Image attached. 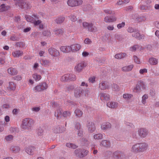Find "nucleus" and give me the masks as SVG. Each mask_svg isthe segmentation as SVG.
I'll return each mask as SVG.
<instances>
[{
    "label": "nucleus",
    "instance_id": "nucleus-1",
    "mask_svg": "<svg viewBox=\"0 0 159 159\" xmlns=\"http://www.w3.org/2000/svg\"><path fill=\"white\" fill-rule=\"evenodd\" d=\"M148 147V145L146 143H137L132 145L131 151L134 154L143 152L147 149Z\"/></svg>",
    "mask_w": 159,
    "mask_h": 159
},
{
    "label": "nucleus",
    "instance_id": "nucleus-2",
    "mask_svg": "<svg viewBox=\"0 0 159 159\" xmlns=\"http://www.w3.org/2000/svg\"><path fill=\"white\" fill-rule=\"evenodd\" d=\"M34 124V121L29 118H25L22 121L21 128L24 129L29 130L31 129Z\"/></svg>",
    "mask_w": 159,
    "mask_h": 159
},
{
    "label": "nucleus",
    "instance_id": "nucleus-3",
    "mask_svg": "<svg viewBox=\"0 0 159 159\" xmlns=\"http://www.w3.org/2000/svg\"><path fill=\"white\" fill-rule=\"evenodd\" d=\"M147 86L145 83L142 80H139L133 89V91L136 93H140L141 90L146 89Z\"/></svg>",
    "mask_w": 159,
    "mask_h": 159
},
{
    "label": "nucleus",
    "instance_id": "nucleus-4",
    "mask_svg": "<svg viewBox=\"0 0 159 159\" xmlns=\"http://www.w3.org/2000/svg\"><path fill=\"white\" fill-rule=\"evenodd\" d=\"M87 65V63L83 61L77 64L74 68L75 71L77 72L80 73L81 72L83 68Z\"/></svg>",
    "mask_w": 159,
    "mask_h": 159
},
{
    "label": "nucleus",
    "instance_id": "nucleus-5",
    "mask_svg": "<svg viewBox=\"0 0 159 159\" xmlns=\"http://www.w3.org/2000/svg\"><path fill=\"white\" fill-rule=\"evenodd\" d=\"M48 87V85L45 83H40L34 87V90L36 92H41L46 90Z\"/></svg>",
    "mask_w": 159,
    "mask_h": 159
},
{
    "label": "nucleus",
    "instance_id": "nucleus-6",
    "mask_svg": "<svg viewBox=\"0 0 159 159\" xmlns=\"http://www.w3.org/2000/svg\"><path fill=\"white\" fill-rule=\"evenodd\" d=\"M82 0H68L67 1V5L71 7L79 6L82 4Z\"/></svg>",
    "mask_w": 159,
    "mask_h": 159
},
{
    "label": "nucleus",
    "instance_id": "nucleus-7",
    "mask_svg": "<svg viewBox=\"0 0 159 159\" xmlns=\"http://www.w3.org/2000/svg\"><path fill=\"white\" fill-rule=\"evenodd\" d=\"M75 80L76 76L73 74H66L62 76L61 78V80L62 81L74 80Z\"/></svg>",
    "mask_w": 159,
    "mask_h": 159
},
{
    "label": "nucleus",
    "instance_id": "nucleus-8",
    "mask_svg": "<svg viewBox=\"0 0 159 159\" xmlns=\"http://www.w3.org/2000/svg\"><path fill=\"white\" fill-rule=\"evenodd\" d=\"M86 126L89 132L93 133L96 129V127L94 123L90 120H89L87 121Z\"/></svg>",
    "mask_w": 159,
    "mask_h": 159
},
{
    "label": "nucleus",
    "instance_id": "nucleus-9",
    "mask_svg": "<svg viewBox=\"0 0 159 159\" xmlns=\"http://www.w3.org/2000/svg\"><path fill=\"white\" fill-rule=\"evenodd\" d=\"M83 25L84 27L87 28L88 30L90 32H95L97 31V27L94 26L92 23H88L86 22H84Z\"/></svg>",
    "mask_w": 159,
    "mask_h": 159
},
{
    "label": "nucleus",
    "instance_id": "nucleus-10",
    "mask_svg": "<svg viewBox=\"0 0 159 159\" xmlns=\"http://www.w3.org/2000/svg\"><path fill=\"white\" fill-rule=\"evenodd\" d=\"M138 133L140 137L144 138L146 137L148 134V132L146 129L141 128L138 129Z\"/></svg>",
    "mask_w": 159,
    "mask_h": 159
},
{
    "label": "nucleus",
    "instance_id": "nucleus-11",
    "mask_svg": "<svg viewBox=\"0 0 159 159\" xmlns=\"http://www.w3.org/2000/svg\"><path fill=\"white\" fill-rule=\"evenodd\" d=\"M81 149H77L74 151L75 154L78 157L82 158L86 156L88 154L89 151L86 150H83V152H84V154L81 152Z\"/></svg>",
    "mask_w": 159,
    "mask_h": 159
},
{
    "label": "nucleus",
    "instance_id": "nucleus-12",
    "mask_svg": "<svg viewBox=\"0 0 159 159\" xmlns=\"http://www.w3.org/2000/svg\"><path fill=\"white\" fill-rule=\"evenodd\" d=\"M110 84L108 82L106 81H102L99 84V88L102 90H106L109 89Z\"/></svg>",
    "mask_w": 159,
    "mask_h": 159
},
{
    "label": "nucleus",
    "instance_id": "nucleus-13",
    "mask_svg": "<svg viewBox=\"0 0 159 159\" xmlns=\"http://www.w3.org/2000/svg\"><path fill=\"white\" fill-rule=\"evenodd\" d=\"M40 62L41 65L45 67L49 66L51 64V60L45 59H41Z\"/></svg>",
    "mask_w": 159,
    "mask_h": 159
},
{
    "label": "nucleus",
    "instance_id": "nucleus-14",
    "mask_svg": "<svg viewBox=\"0 0 159 159\" xmlns=\"http://www.w3.org/2000/svg\"><path fill=\"white\" fill-rule=\"evenodd\" d=\"M48 52L49 54L52 57H58L60 55L59 51L54 48H49Z\"/></svg>",
    "mask_w": 159,
    "mask_h": 159
},
{
    "label": "nucleus",
    "instance_id": "nucleus-15",
    "mask_svg": "<svg viewBox=\"0 0 159 159\" xmlns=\"http://www.w3.org/2000/svg\"><path fill=\"white\" fill-rule=\"evenodd\" d=\"M36 148L34 146H30L26 147L25 148V152L30 155H33L35 151Z\"/></svg>",
    "mask_w": 159,
    "mask_h": 159
},
{
    "label": "nucleus",
    "instance_id": "nucleus-16",
    "mask_svg": "<svg viewBox=\"0 0 159 159\" xmlns=\"http://www.w3.org/2000/svg\"><path fill=\"white\" fill-rule=\"evenodd\" d=\"M117 18L114 16H106L104 19V21L106 23H111L116 21Z\"/></svg>",
    "mask_w": 159,
    "mask_h": 159
},
{
    "label": "nucleus",
    "instance_id": "nucleus-17",
    "mask_svg": "<svg viewBox=\"0 0 159 159\" xmlns=\"http://www.w3.org/2000/svg\"><path fill=\"white\" fill-rule=\"evenodd\" d=\"M81 46L79 44H73L70 46V51L75 52L80 49Z\"/></svg>",
    "mask_w": 159,
    "mask_h": 159
},
{
    "label": "nucleus",
    "instance_id": "nucleus-18",
    "mask_svg": "<svg viewBox=\"0 0 159 159\" xmlns=\"http://www.w3.org/2000/svg\"><path fill=\"white\" fill-rule=\"evenodd\" d=\"M135 33L132 34V36L133 37L139 40L143 39H144L145 35L144 34H141L137 31Z\"/></svg>",
    "mask_w": 159,
    "mask_h": 159
},
{
    "label": "nucleus",
    "instance_id": "nucleus-19",
    "mask_svg": "<svg viewBox=\"0 0 159 159\" xmlns=\"http://www.w3.org/2000/svg\"><path fill=\"white\" fill-rule=\"evenodd\" d=\"M134 67L133 64L125 66L121 68V70L124 72H128L132 70Z\"/></svg>",
    "mask_w": 159,
    "mask_h": 159
},
{
    "label": "nucleus",
    "instance_id": "nucleus-20",
    "mask_svg": "<svg viewBox=\"0 0 159 159\" xmlns=\"http://www.w3.org/2000/svg\"><path fill=\"white\" fill-rule=\"evenodd\" d=\"M99 96L101 99L102 101H108L110 98V95L104 93H100Z\"/></svg>",
    "mask_w": 159,
    "mask_h": 159
},
{
    "label": "nucleus",
    "instance_id": "nucleus-21",
    "mask_svg": "<svg viewBox=\"0 0 159 159\" xmlns=\"http://www.w3.org/2000/svg\"><path fill=\"white\" fill-rule=\"evenodd\" d=\"M111 127V125L109 122L103 123L101 125V129L105 130L109 129Z\"/></svg>",
    "mask_w": 159,
    "mask_h": 159
},
{
    "label": "nucleus",
    "instance_id": "nucleus-22",
    "mask_svg": "<svg viewBox=\"0 0 159 159\" xmlns=\"http://www.w3.org/2000/svg\"><path fill=\"white\" fill-rule=\"evenodd\" d=\"M25 18L27 21L33 23L35 18L37 19V15H33L32 16H26Z\"/></svg>",
    "mask_w": 159,
    "mask_h": 159
},
{
    "label": "nucleus",
    "instance_id": "nucleus-23",
    "mask_svg": "<svg viewBox=\"0 0 159 159\" xmlns=\"http://www.w3.org/2000/svg\"><path fill=\"white\" fill-rule=\"evenodd\" d=\"M107 106L109 108H115L118 107V103L116 102H109L107 103Z\"/></svg>",
    "mask_w": 159,
    "mask_h": 159
},
{
    "label": "nucleus",
    "instance_id": "nucleus-24",
    "mask_svg": "<svg viewBox=\"0 0 159 159\" xmlns=\"http://www.w3.org/2000/svg\"><path fill=\"white\" fill-rule=\"evenodd\" d=\"M101 145L106 148H109L111 146V143L109 140H104L101 141Z\"/></svg>",
    "mask_w": 159,
    "mask_h": 159
},
{
    "label": "nucleus",
    "instance_id": "nucleus-25",
    "mask_svg": "<svg viewBox=\"0 0 159 159\" xmlns=\"http://www.w3.org/2000/svg\"><path fill=\"white\" fill-rule=\"evenodd\" d=\"M10 8L9 6L6 5L4 4H2L0 6V12H3L6 11Z\"/></svg>",
    "mask_w": 159,
    "mask_h": 159
},
{
    "label": "nucleus",
    "instance_id": "nucleus-26",
    "mask_svg": "<svg viewBox=\"0 0 159 159\" xmlns=\"http://www.w3.org/2000/svg\"><path fill=\"white\" fill-rule=\"evenodd\" d=\"M60 50L64 53H68L70 51V46H62L60 47Z\"/></svg>",
    "mask_w": 159,
    "mask_h": 159
},
{
    "label": "nucleus",
    "instance_id": "nucleus-27",
    "mask_svg": "<svg viewBox=\"0 0 159 159\" xmlns=\"http://www.w3.org/2000/svg\"><path fill=\"white\" fill-rule=\"evenodd\" d=\"M22 51L20 50H16L12 52V55L14 57H19L23 54Z\"/></svg>",
    "mask_w": 159,
    "mask_h": 159
},
{
    "label": "nucleus",
    "instance_id": "nucleus-28",
    "mask_svg": "<svg viewBox=\"0 0 159 159\" xmlns=\"http://www.w3.org/2000/svg\"><path fill=\"white\" fill-rule=\"evenodd\" d=\"M16 86V84L14 82H11L9 83L7 88L9 90L13 91L15 89Z\"/></svg>",
    "mask_w": 159,
    "mask_h": 159
},
{
    "label": "nucleus",
    "instance_id": "nucleus-29",
    "mask_svg": "<svg viewBox=\"0 0 159 159\" xmlns=\"http://www.w3.org/2000/svg\"><path fill=\"white\" fill-rule=\"evenodd\" d=\"M9 74L11 75H16L17 74V71L15 68L12 67L8 68L7 70Z\"/></svg>",
    "mask_w": 159,
    "mask_h": 159
},
{
    "label": "nucleus",
    "instance_id": "nucleus-30",
    "mask_svg": "<svg viewBox=\"0 0 159 159\" xmlns=\"http://www.w3.org/2000/svg\"><path fill=\"white\" fill-rule=\"evenodd\" d=\"M83 90L80 88H78L76 89L75 90L74 96L77 98H79L80 97L81 94Z\"/></svg>",
    "mask_w": 159,
    "mask_h": 159
},
{
    "label": "nucleus",
    "instance_id": "nucleus-31",
    "mask_svg": "<svg viewBox=\"0 0 159 159\" xmlns=\"http://www.w3.org/2000/svg\"><path fill=\"white\" fill-rule=\"evenodd\" d=\"M126 56V54L125 53H121L116 54L115 56V58L117 59H121L124 58Z\"/></svg>",
    "mask_w": 159,
    "mask_h": 159
},
{
    "label": "nucleus",
    "instance_id": "nucleus-32",
    "mask_svg": "<svg viewBox=\"0 0 159 159\" xmlns=\"http://www.w3.org/2000/svg\"><path fill=\"white\" fill-rule=\"evenodd\" d=\"M133 97V95L130 93H125L123 95V98L126 101L129 100Z\"/></svg>",
    "mask_w": 159,
    "mask_h": 159
},
{
    "label": "nucleus",
    "instance_id": "nucleus-33",
    "mask_svg": "<svg viewBox=\"0 0 159 159\" xmlns=\"http://www.w3.org/2000/svg\"><path fill=\"white\" fill-rule=\"evenodd\" d=\"M148 62L150 64L154 65L157 64L158 60L156 58L151 57L149 59Z\"/></svg>",
    "mask_w": 159,
    "mask_h": 159
},
{
    "label": "nucleus",
    "instance_id": "nucleus-34",
    "mask_svg": "<svg viewBox=\"0 0 159 159\" xmlns=\"http://www.w3.org/2000/svg\"><path fill=\"white\" fill-rule=\"evenodd\" d=\"M10 150L13 152L17 153L18 152L20 151V148L18 147L12 146L11 147Z\"/></svg>",
    "mask_w": 159,
    "mask_h": 159
},
{
    "label": "nucleus",
    "instance_id": "nucleus-35",
    "mask_svg": "<svg viewBox=\"0 0 159 159\" xmlns=\"http://www.w3.org/2000/svg\"><path fill=\"white\" fill-rule=\"evenodd\" d=\"M54 34L57 36L61 35L63 33L62 30L60 29H56L53 30Z\"/></svg>",
    "mask_w": 159,
    "mask_h": 159
},
{
    "label": "nucleus",
    "instance_id": "nucleus-36",
    "mask_svg": "<svg viewBox=\"0 0 159 159\" xmlns=\"http://www.w3.org/2000/svg\"><path fill=\"white\" fill-rule=\"evenodd\" d=\"M75 116L78 117H81L83 114L82 111L79 109L75 110Z\"/></svg>",
    "mask_w": 159,
    "mask_h": 159
},
{
    "label": "nucleus",
    "instance_id": "nucleus-37",
    "mask_svg": "<svg viewBox=\"0 0 159 159\" xmlns=\"http://www.w3.org/2000/svg\"><path fill=\"white\" fill-rule=\"evenodd\" d=\"M103 138V135L100 133L94 134L93 135V139L96 140L101 139Z\"/></svg>",
    "mask_w": 159,
    "mask_h": 159
},
{
    "label": "nucleus",
    "instance_id": "nucleus-38",
    "mask_svg": "<svg viewBox=\"0 0 159 159\" xmlns=\"http://www.w3.org/2000/svg\"><path fill=\"white\" fill-rule=\"evenodd\" d=\"M65 18L63 16L58 17L55 20V22L57 24H61L64 21Z\"/></svg>",
    "mask_w": 159,
    "mask_h": 159
},
{
    "label": "nucleus",
    "instance_id": "nucleus-39",
    "mask_svg": "<svg viewBox=\"0 0 159 159\" xmlns=\"http://www.w3.org/2000/svg\"><path fill=\"white\" fill-rule=\"evenodd\" d=\"M66 146L69 148L75 149L77 147V146L75 144L70 143H67L66 144Z\"/></svg>",
    "mask_w": 159,
    "mask_h": 159
},
{
    "label": "nucleus",
    "instance_id": "nucleus-40",
    "mask_svg": "<svg viewBox=\"0 0 159 159\" xmlns=\"http://www.w3.org/2000/svg\"><path fill=\"white\" fill-rule=\"evenodd\" d=\"M112 90L114 91H118L120 90L119 86L116 84H113L112 85Z\"/></svg>",
    "mask_w": 159,
    "mask_h": 159
},
{
    "label": "nucleus",
    "instance_id": "nucleus-41",
    "mask_svg": "<svg viewBox=\"0 0 159 159\" xmlns=\"http://www.w3.org/2000/svg\"><path fill=\"white\" fill-rule=\"evenodd\" d=\"M148 98V95L147 94H144L142 97L141 102L143 105L146 103V100Z\"/></svg>",
    "mask_w": 159,
    "mask_h": 159
},
{
    "label": "nucleus",
    "instance_id": "nucleus-42",
    "mask_svg": "<svg viewBox=\"0 0 159 159\" xmlns=\"http://www.w3.org/2000/svg\"><path fill=\"white\" fill-rule=\"evenodd\" d=\"M105 13L108 14H113L115 12L109 8H106L104 10Z\"/></svg>",
    "mask_w": 159,
    "mask_h": 159
},
{
    "label": "nucleus",
    "instance_id": "nucleus-43",
    "mask_svg": "<svg viewBox=\"0 0 159 159\" xmlns=\"http://www.w3.org/2000/svg\"><path fill=\"white\" fill-rule=\"evenodd\" d=\"M53 131L56 133H59L63 132V131L61 129L59 126H57L54 127L53 129Z\"/></svg>",
    "mask_w": 159,
    "mask_h": 159
},
{
    "label": "nucleus",
    "instance_id": "nucleus-44",
    "mask_svg": "<svg viewBox=\"0 0 159 159\" xmlns=\"http://www.w3.org/2000/svg\"><path fill=\"white\" fill-rule=\"evenodd\" d=\"M26 0H16L17 3H18L19 5L21 6L22 8H25V6H24L25 4V1Z\"/></svg>",
    "mask_w": 159,
    "mask_h": 159
},
{
    "label": "nucleus",
    "instance_id": "nucleus-45",
    "mask_svg": "<svg viewBox=\"0 0 159 159\" xmlns=\"http://www.w3.org/2000/svg\"><path fill=\"white\" fill-rule=\"evenodd\" d=\"M61 110L57 107L56 111H55L54 115L55 116L58 118L61 115Z\"/></svg>",
    "mask_w": 159,
    "mask_h": 159
},
{
    "label": "nucleus",
    "instance_id": "nucleus-46",
    "mask_svg": "<svg viewBox=\"0 0 159 159\" xmlns=\"http://www.w3.org/2000/svg\"><path fill=\"white\" fill-rule=\"evenodd\" d=\"M136 20L139 22L144 21L146 20V18L143 16H139L136 18Z\"/></svg>",
    "mask_w": 159,
    "mask_h": 159
},
{
    "label": "nucleus",
    "instance_id": "nucleus-47",
    "mask_svg": "<svg viewBox=\"0 0 159 159\" xmlns=\"http://www.w3.org/2000/svg\"><path fill=\"white\" fill-rule=\"evenodd\" d=\"M33 77L34 80L37 81H39L41 79V76L39 75L35 74L33 75Z\"/></svg>",
    "mask_w": 159,
    "mask_h": 159
},
{
    "label": "nucleus",
    "instance_id": "nucleus-48",
    "mask_svg": "<svg viewBox=\"0 0 159 159\" xmlns=\"http://www.w3.org/2000/svg\"><path fill=\"white\" fill-rule=\"evenodd\" d=\"M127 31L130 33H132L133 32L135 33L137 32V30L134 28H132L131 27H129L128 28Z\"/></svg>",
    "mask_w": 159,
    "mask_h": 159
},
{
    "label": "nucleus",
    "instance_id": "nucleus-49",
    "mask_svg": "<svg viewBox=\"0 0 159 159\" xmlns=\"http://www.w3.org/2000/svg\"><path fill=\"white\" fill-rule=\"evenodd\" d=\"M39 18L37 16V19L35 18V19L34 20V22H33V23H34V25H37L40 24L41 23V21L40 20H39Z\"/></svg>",
    "mask_w": 159,
    "mask_h": 159
},
{
    "label": "nucleus",
    "instance_id": "nucleus-50",
    "mask_svg": "<svg viewBox=\"0 0 159 159\" xmlns=\"http://www.w3.org/2000/svg\"><path fill=\"white\" fill-rule=\"evenodd\" d=\"M13 138V136L11 135H9L7 136H6L5 139L7 141L9 142L11 141Z\"/></svg>",
    "mask_w": 159,
    "mask_h": 159
},
{
    "label": "nucleus",
    "instance_id": "nucleus-51",
    "mask_svg": "<svg viewBox=\"0 0 159 159\" xmlns=\"http://www.w3.org/2000/svg\"><path fill=\"white\" fill-rule=\"evenodd\" d=\"M16 45L17 47L22 48L25 46V44L22 42H18L16 43Z\"/></svg>",
    "mask_w": 159,
    "mask_h": 159
},
{
    "label": "nucleus",
    "instance_id": "nucleus-52",
    "mask_svg": "<svg viewBox=\"0 0 159 159\" xmlns=\"http://www.w3.org/2000/svg\"><path fill=\"white\" fill-rule=\"evenodd\" d=\"M125 25V23L124 22H122L121 23H120L117 24V27L118 29H120L124 27Z\"/></svg>",
    "mask_w": 159,
    "mask_h": 159
},
{
    "label": "nucleus",
    "instance_id": "nucleus-53",
    "mask_svg": "<svg viewBox=\"0 0 159 159\" xmlns=\"http://www.w3.org/2000/svg\"><path fill=\"white\" fill-rule=\"evenodd\" d=\"M75 129L77 130L82 129L81 128V125L79 123H76L75 125Z\"/></svg>",
    "mask_w": 159,
    "mask_h": 159
},
{
    "label": "nucleus",
    "instance_id": "nucleus-54",
    "mask_svg": "<svg viewBox=\"0 0 159 159\" xmlns=\"http://www.w3.org/2000/svg\"><path fill=\"white\" fill-rule=\"evenodd\" d=\"M134 59L135 62L138 64L140 63V61L139 59L136 56H134Z\"/></svg>",
    "mask_w": 159,
    "mask_h": 159
},
{
    "label": "nucleus",
    "instance_id": "nucleus-55",
    "mask_svg": "<svg viewBox=\"0 0 159 159\" xmlns=\"http://www.w3.org/2000/svg\"><path fill=\"white\" fill-rule=\"evenodd\" d=\"M70 115V112L68 111H64L63 113V116L65 117L69 116Z\"/></svg>",
    "mask_w": 159,
    "mask_h": 159
},
{
    "label": "nucleus",
    "instance_id": "nucleus-56",
    "mask_svg": "<svg viewBox=\"0 0 159 159\" xmlns=\"http://www.w3.org/2000/svg\"><path fill=\"white\" fill-rule=\"evenodd\" d=\"M40 109V108L39 107H34L31 108L32 111L35 112L39 111Z\"/></svg>",
    "mask_w": 159,
    "mask_h": 159
},
{
    "label": "nucleus",
    "instance_id": "nucleus-57",
    "mask_svg": "<svg viewBox=\"0 0 159 159\" xmlns=\"http://www.w3.org/2000/svg\"><path fill=\"white\" fill-rule=\"evenodd\" d=\"M43 34L44 36H50L51 35V33L48 30L44 31L43 32Z\"/></svg>",
    "mask_w": 159,
    "mask_h": 159
},
{
    "label": "nucleus",
    "instance_id": "nucleus-58",
    "mask_svg": "<svg viewBox=\"0 0 159 159\" xmlns=\"http://www.w3.org/2000/svg\"><path fill=\"white\" fill-rule=\"evenodd\" d=\"M95 77L94 76L90 77L89 79V82L91 83H93L95 82Z\"/></svg>",
    "mask_w": 159,
    "mask_h": 159
},
{
    "label": "nucleus",
    "instance_id": "nucleus-59",
    "mask_svg": "<svg viewBox=\"0 0 159 159\" xmlns=\"http://www.w3.org/2000/svg\"><path fill=\"white\" fill-rule=\"evenodd\" d=\"M90 93V89L89 88L87 89L85 91L84 95L86 97H88Z\"/></svg>",
    "mask_w": 159,
    "mask_h": 159
},
{
    "label": "nucleus",
    "instance_id": "nucleus-60",
    "mask_svg": "<svg viewBox=\"0 0 159 159\" xmlns=\"http://www.w3.org/2000/svg\"><path fill=\"white\" fill-rule=\"evenodd\" d=\"M10 106L8 104H4L2 106V108L3 109H6L10 108Z\"/></svg>",
    "mask_w": 159,
    "mask_h": 159
},
{
    "label": "nucleus",
    "instance_id": "nucleus-61",
    "mask_svg": "<svg viewBox=\"0 0 159 159\" xmlns=\"http://www.w3.org/2000/svg\"><path fill=\"white\" fill-rule=\"evenodd\" d=\"M147 72V70L146 68L141 69L139 70V73L141 74H143Z\"/></svg>",
    "mask_w": 159,
    "mask_h": 159
},
{
    "label": "nucleus",
    "instance_id": "nucleus-62",
    "mask_svg": "<svg viewBox=\"0 0 159 159\" xmlns=\"http://www.w3.org/2000/svg\"><path fill=\"white\" fill-rule=\"evenodd\" d=\"M148 9V7L145 5H141L140 7V9L142 11H145Z\"/></svg>",
    "mask_w": 159,
    "mask_h": 159
},
{
    "label": "nucleus",
    "instance_id": "nucleus-63",
    "mask_svg": "<svg viewBox=\"0 0 159 159\" xmlns=\"http://www.w3.org/2000/svg\"><path fill=\"white\" fill-rule=\"evenodd\" d=\"M89 55V53L86 51H83L82 52V56L84 57H86Z\"/></svg>",
    "mask_w": 159,
    "mask_h": 159
},
{
    "label": "nucleus",
    "instance_id": "nucleus-64",
    "mask_svg": "<svg viewBox=\"0 0 159 159\" xmlns=\"http://www.w3.org/2000/svg\"><path fill=\"white\" fill-rule=\"evenodd\" d=\"M70 19L71 20V21L74 22L76 21L77 20V18L74 15H71L70 16Z\"/></svg>",
    "mask_w": 159,
    "mask_h": 159
}]
</instances>
